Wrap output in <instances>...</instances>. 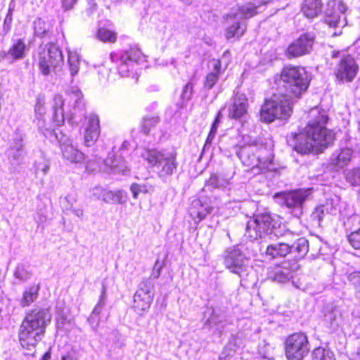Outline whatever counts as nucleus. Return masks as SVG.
Segmentation results:
<instances>
[{
  "mask_svg": "<svg viewBox=\"0 0 360 360\" xmlns=\"http://www.w3.org/2000/svg\"><path fill=\"white\" fill-rule=\"evenodd\" d=\"M347 10L346 6L342 2H338L333 13L327 11L326 22L330 27H344L346 25L345 13Z\"/></svg>",
  "mask_w": 360,
  "mask_h": 360,
  "instance_id": "5701e85b",
  "label": "nucleus"
},
{
  "mask_svg": "<svg viewBox=\"0 0 360 360\" xmlns=\"http://www.w3.org/2000/svg\"><path fill=\"white\" fill-rule=\"evenodd\" d=\"M100 135L99 119L96 115H89L84 135V143L86 147L92 146Z\"/></svg>",
  "mask_w": 360,
  "mask_h": 360,
  "instance_id": "aec40b11",
  "label": "nucleus"
},
{
  "mask_svg": "<svg viewBox=\"0 0 360 360\" xmlns=\"http://www.w3.org/2000/svg\"><path fill=\"white\" fill-rule=\"evenodd\" d=\"M193 84L188 82L184 86L181 93V98L184 101H189L192 98Z\"/></svg>",
  "mask_w": 360,
  "mask_h": 360,
  "instance_id": "864d4df0",
  "label": "nucleus"
},
{
  "mask_svg": "<svg viewBox=\"0 0 360 360\" xmlns=\"http://www.w3.org/2000/svg\"><path fill=\"white\" fill-rule=\"evenodd\" d=\"M314 39V35L311 33L301 34L288 46L285 51L286 56L292 58L309 54L313 49Z\"/></svg>",
  "mask_w": 360,
  "mask_h": 360,
  "instance_id": "dca6fc26",
  "label": "nucleus"
},
{
  "mask_svg": "<svg viewBox=\"0 0 360 360\" xmlns=\"http://www.w3.org/2000/svg\"><path fill=\"white\" fill-rule=\"evenodd\" d=\"M311 81V75L301 66H286L279 76L278 85H282L283 94L290 97L300 98L307 91Z\"/></svg>",
  "mask_w": 360,
  "mask_h": 360,
  "instance_id": "7ed1b4c3",
  "label": "nucleus"
},
{
  "mask_svg": "<svg viewBox=\"0 0 360 360\" xmlns=\"http://www.w3.org/2000/svg\"><path fill=\"white\" fill-rule=\"evenodd\" d=\"M64 99L61 95H56L53 99V120L56 126H60L64 122Z\"/></svg>",
  "mask_w": 360,
  "mask_h": 360,
  "instance_id": "2f4dec72",
  "label": "nucleus"
},
{
  "mask_svg": "<svg viewBox=\"0 0 360 360\" xmlns=\"http://www.w3.org/2000/svg\"><path fill=\"white\" fill-rule=\"evenodd\" d=\"M63 62L61 50L53 43L38 49V66L43 75H49Z\"/></svg>",
  "mask_w": 360,
  "mask_h": 360,
  "instance_id": "423d86ee",
  "label": "nucleus"
},
{
  "mask_svg": "<svg viewBox=\"0 0 360 360\" xmlns=\"http://www.w3.org/2000/svg\"><path fill=\"white\" fill-rule=\"evenodd\" d=\"M238 348V346L236 340L230 341L224 348V350L219 357V360H227L229 357L233 356L236 354Z\"/></svg>",
  "mask_w": 360,
  "mask_h": 360,
  "instance_id": "a19ab883",
  "label": "nucleus"
},
{
  "mask_svg": "<svg viewBox=\"0 0 360 360\" xmlns=\"http://www.w3.org/2000/svg\"><path fill=\"white\" fill-rule=\"evenodd\" d=\"M224 264L230 272L242 278L248 274L249 259L238 246L228 248L224 252Z\"/></svg>",
  "mask_w": 360,
  "mask_h": 360,
  "instance_id": "6e6552de",
  "label": "nucleus"
},
{
  "mask_svg": "<svg viewBox=\"0 0 360 360\" xmlns=\"http://www.w3.org/2000/svg\"><path fill=\"white\" fill-rule=\"evenodd\" d=\"M277 222L268 213L258 214L248 221L245 235L251 240L261 238L264 235L274 233Z\"/></svg>",
  "mask_w": 360,
  "mask_h": 360,
  "instance_id": "0eeeda50",
  "label": "nucleus"
},
{
  "mask_svg": "<svg viewBox=\"0 0 360 360\" xmlns=\"http://www.w3.org/2000/svg\"><path fill=\"white\" fill-rule=\"evenodd\" d=\"M259 4L253 2H248L242 6H238L236 10L230 13V17L234 20H245L250 18L258 13Z\"/></svg>",
  "mask_w": 360,
  "mask_h": 360,
  "instance_id": "4be33fe9",
  "label": "nucleus"
},
{
  "mask_svg": "<svg viewBox=\"0 0 360 360\" xmlns=\"http://www.w3.org/2000/svg\"><path fill=\"white\" fill-rule=\"evenodd\" d=\"M291 98L292 97L283 94V92H281L279 96L275 95V99H276V103L278 106V111H281V109L285 110V108L289 109L288 115H286V119L291 115L292 111V101Z\"/></svg>",
  "mask_w": 360,
  "mask_h": 360,
  "instance_id": "e433bc0d",
  "label": "nucleus"
},
{
  "mask_svg": "<svg viewBox=\"0 0 360 360\" xmlns=\"http://www.w3.org/2000/svg\"><path fill=\"white\" fill-rule=\"evenodd\" d=\"M273 0H255V1L256 2L257 4H258V2H259V8H261V6H265L267 4L271 2Z\"/></svg>",
  "mask_w": 360,
  "mask_h": 360,
  "instance_id": "69168bd1",
  "label": "nucleus"
},
{
  "mask_svg": "<svg viewBox=\"0 0 360 360\" xmlns=\"http://www.w3.org/2000/svg\"><path fill=\"white\" fill-rule=\"evenodd\" d=\"M160 121L158 117H145L143 118L142 122V131L144 134H148L150 130V129L155 127Z\"/></svg>",
  "mask_w": 360,
  "mask_h": 360,
  "instance_id": "de8ad7c7",
  "label": "nucleus"
},
{
  "mask_svg": "<svg viewBox=\"0 0 360 360\" xmlns=\"http://www.w3.org/2000/svg\"><path fill=\"white\" fill-rule=\"evenodd\" d=\"M154 283L150 278H143L134 295V310L143 314L150 307L154 297Z\"/></svg>",
  "mask_w": 360,
  "mask_h": 360,
  "instance_id": "9d476101",
  "label": "nucleus"
},
{
  "mask_svg": "<svg viewBox=\"0 0 360 360\" xmlns=\"http://www.w3.org/2000/svg\"><path fill=\"white\" fill-rule=\"evenodd\" d=\"M309 252V242L305 238L297 239L294 243H277L267 246L266 255L271 258L291 255L295 259L303 258Z\"/></svg>",
  "mask_w": 360,
  "mask_h": 360,
  "instance_id": "39448f33",
  "label": "nucleus"
},
{
  "mask_svg": "<svg viewBox=\"0 0 360 360\" xmlns=\"http://www.w3.org/2000/svg\"><path fill=\"white\" fill-rule=\"evenodd\" d=\"M312 356L314 360H330V359H335L333 352L322 347L316 348L312 353Z\"/></svg>",
  "mask_w": 360,
  "mask_h": 360,
  "instance_id": "79ce46f5",
  "label": "nucleus"
},
{
  "mask_svg": "<svg viewBox=\"0 0 360 360\" xmlns=\"http://www.w3.org/2000/svg\"><path fill=\"white\" fill-rule=\"evenodd\" d=\"M106 299V288L104 285L102 287L101 295L100 299L95 308L91 313V319H94V316H98L101 312L103 307L105 305V301Z\"/></svg>",
  "mask_w": 360,
  "mask_h": 360,
  "instance_id": "49530a36",
  "label": "nucleus"
},
{
  "mask_svg": "<svg viewBox=\"0 0 360 360\" xmlns=\"http://www.w3.org/2000/svg\"><path fill=\"white\" fill-rule=\"evenodd\" d=\"M212 210V207L207 203H203L200 199H196L192 201L189 212L194 220L198 219V221H200L204 219L207 214H211Z\"/></svg>",
  "mask_w": 360,
  "mask_h": 360,
  "instance_id": "393cba45",
  "label": "nucleus"
},
{
  "mask_svg": "<svg viewBox=\"0 0 360 360\" xmlns=\"http://www.w3.org/2000/svg\"><path fill=\"white\" fill-rule=\"evenodd\" d=\"M30 51V46L24 38H13L8 51H2V58L11 60V63L24 59Z\"/></svg>",
  "mask_w": 360,
  "mask_h": 360,
  "instance_id": "a211bd4d",
  "label": "nucleus"
},
{
  "mask_svg": "<svg viewBox=\"0 0 360 360\" xmlns=\"http://www.w3.org/2000/svg\"><path fill=\"white\" fill-rule=\"evenodd\" d=\"M141 58L142 53L135 48L110 54L111 60L118 63L117 70L122 77H129L134 63H138Z\"/></svg>",
  "mask_w": 360,
  "mask_h": 360,
  "instance_id": "ddd939ff",
  "label": "nucleus"
},
{
  "mask_svg": "<svg viewBox=\"0 0 360 360\" xmlns=\"http://www.w3.org/2000/svg\"><path fill=\"white\" fill-rule=\"evenodd\" d=\"M73 201H75V199L68 195L61 200L60 203L65 210H71L72 208Z\"/></svg>",
  "mask_w": 360,
  "mask_h": 360,
  "instance_id": "13d9d810",
  "label": "nucleus"
},
{
  "mask_svg": "<svg viewBox=\"0 0 360 360\" xmlns=\"http://www.w3.org/2000/svg\"><path fill=\"white\" fill-rule=\"evenodd\" d=\"M98 316H94V319H91V315L89 316V318L88 319V321L89 322V323L91 325L93 329L94 330H96L98 326Z\"/></svg>",
  "mask_w": 360,
  "mask_h": 360,
  "instance_id": "680f3d73",
  "label": "nucleus"
},
{
  "mask_svg": "<svg viewBox=\"0 0 360 360\" xmlns=\"http://www.w3.org/2000/svg\"><path fill=\"white\" fill-rule=\"evenodd\" d=\"M23 147V138L22 135L17 134L6 152L8 159L11 162H17L22 159Z\"/></svg>",
  "mask_w": 360,
  "mask_h": 360,
  "instance_id": "bb28decb",
  "label": "nucleus"
},
{
  "mask_svg": "<svg viewBox=\"0 0 360 360\" xmlns=\"http://www.w3.org/2000/svg\"><path fill=\"white\" fill-rule=\"evenodd\" d=\"M261 149L262 146L254 141L241 146L237 155L245 166L251 167L252 172L259 173L265 167V163L262 162L259 155H256Z\"/></svg>",
  "mask_w": 360,
  "mask_h": 360,
  "instance_id": "f8f14e48",
  "label": "nucleus"
},
{
  "mask_svg": "<svg viewBox=\"0 0 360 360\" xmlns=\"http://www.w3.org/2000/svg\"><path fill=\"white\" fill-rule=\"evenodd\" d=\"M348 240L354 248L360 249V229L352 232L348 236Z\"/></svg>",
  "mask_w": 360,
  "mask_h": 360,
  "instance_id": "3c124183",
  "label": "nucleus"
},
{
  "mask_svg": "<svg viewBox=\"0 0 360 360\" xmlns=\"http://www.w3.org/2000/svg\"><path fill=\"white\" fill-rule=\"evenodd\" d=\"M34 34L38 37H49L51 26L41 18H37L34 21Z\"/></svg>",
  "mask_w": 360,
  "mask_h": 360,
  "instance_id": "c9c22d12",
  "label": "nucleus"
},
{
  "mask_svg": "<svg viewBox=\"0 0 360 360\" xmlns=\"http://www.w3.org/2000/svg\"><path fill=\"white\" fill-rule=\"evenodd\" d=\"M72 212L78 217H82L83 216V210L81 208L72 209Z\"/></svg>",
  "mask_w": 360,
  "mask_h": 360,
  "instance_id": "0e129e2a",
  "label": "nucleus"
},
{
  "mask_svg": "<svg viewBox=\"0 0 360 360\" xmlns=\"http://www.w3.org/2000/svg\"><path fill=\"white\" fill-rule=\"evenodd\" d=\"M122 152L120 155H115L106 160L105 164L116 172L125 174L129 171V167L126 161L121 157Z\"/></svg>",
  "mask_w": 360,
  "mask_h": 360,
  "instance_id": "473e14b6",
  "label": "nucleus"
},
{
  "mask_svg": "<svg viewBox=\"0 0 360 360\" xmlns=\"http://www.w3.org/2000/svg\"><path fill=\"white\" fill-rule=\"evenodd\" d=\"M345 178L352 186L360 185V168L349 170L345 173Z\"/></svg>",
  "mask_w": 360,
  "mask_h": 360,
  "instance_id": "a18cd8bd",
  "label": "nucleus"
},
{
  "mask_svg": "<svg viewBox=\"0 0 360 360\" xmlns=\"http://www.w3.org/2000/svg\"><path fill=\"white\" fill-rule=\"evenodd\" d=\"M309 120L304 131L294 137V148L300 153L321 152L333 141V135L326 127V112L314 108L309 112Z\"/></svg>",
  "mask_w": 360,
  "mask_h": 360,
  "instance_id": "f257e3e1",
  "label": "nucleus"
},
{
  "mask_svg": "<svg viewBox=\"0 0 360 360\" xmlns=\"http://www.w3.org/2000/svg\"><path fill=\"white\" fill-rule=\"evenodd\" d=\"M207 323L212 328H215L219 333H222L224 329L231 323L229 318L223 312L213 310Z\"/></svg>",
  "mask_w": 360,
  "mask_h": 360,
  "instance_id": "cd10ccee",
  "label": "nucleus"
},
{
  "mask_svg": "<svg viewBox=\"0 0 360 360\" xmlns=\"http://www.w3.org/2000/svg\"><path fill=\"white\" fill-rule=\"evenodd\" d=\"M142 157L152 167L155 169L160 178L172 175L178 165L176 154L174 152L157 149L146 150L142 153Z\"/></svg>",
  "mask_w": 360,
  "mask_h": 360,
  "instance_id": "20e7f679",
  "label": "nucleus"
},
{
  "mask_svg": "<svg viewBox=\"0 0 360 360\" xmlns=\"http://www.w3.org/2000/svg\"><path fill=\"white\" fill-rule=\"evenodd\" d=\"M34 167L36 172H42L44 174H46L49 170V161L46 158L44 153H41L39 158L35 161Z\"/></svg>",
  "mask_w": 360,
  "mask_h": 360,
  "instance_id": "c03bdc74",
  "label": "nucleus"
},
{
  "mask_svg": "<svg viewBox=\"0 0 360 360\" xmlns=\"http://www.w3.org/2000/svg\"><path fill=\"white\" fill-rule=\"evenodd\" d=\"M326 321L329 322L330 324V327L335 328L338 326V313L333 311L326 314L325 316Z\"/></svg>",
  "mask_w": 360,
  "mask_h": 360,
  "instance_id": "5fc2aeb1",
  "label": "nucleus"
},
{
  "mask_svg": "<svg viewBox=\"0 0 360 360\" xmlns=\"http://www.w3.org/2000/svg\"><path fill=\"white\" fill-rule=\"evenodd\" d=\"M153 187L150 184H138L136 183H134L130 186V190L133 194V197L136 199L139 193H147L152 191Z\"/></svg>",
  "mask_w": 360,
  "mask_h": 360,
  "instance_id": "37998d69",
  "label": "nucleus"
},
{
  "mask_svg": "<svg viewBox=\"0 0 360 360\" xmlns=\"http://www.w3.org/2000/svg\"><path fill=\"white\" fill-rule=\"evenodd\" d=\"M274 235L277 237H283L284 241L283 243H294L297 239L302 238L298 234L285 229V225H278V228L274 231Z\"/></svg>",
  "mask_w": 360,
  "mask_h": 360,
  "instance_id": "72a5a7b5",
  "label": "nucleus"
},
{
  "mask_svg": "<svg viewBox=\"0 0 360 360\" xmlns=\"http://www.w3.org/2000/svg\"><path fill=\"white\" fill-rule=\"evenodd\" d=\"M267 278L274 282L284 283L292 278V272L287 266H276L269 268Z\"/></svg>",
  "mask_w": 360,
  "mask_h": 360,
  "instance_id": "b1692460",
  "label": "nucleus"
},
{
  "mask_svg": "<svg viewBox=\"0 0 360 360\" xmlns=\"http://www.w3.org/2000/svg\"><path fill=\"white\" fill-rule=\"evenodd\" d=\"M221 117H222V114H221V111H219L217 115V117H215L214 122L212 123V127L210 129V132L214 133L215 134H217V129L219 125V123L221 122Z\"/></svg>",
  "mask_w": 360,
  "mask_h": 360,
  "instance_id": "bf43d9fd",
  "label": "nucleus"
},
{
  "mask_svg": "<svg viewBox=\"0 0 360 360\" xmlns=\"http://www.w3.org/2000/svg\"><path fill=\"white\" fill-rule=\"evenodd\" d=\"M215 134L214 133H212L210 131L207 137V139L205 141V146H204V148H207V147H210L213 139H214L215 137Z\"/></svg>",
  "mask_w": 360,
  "mask_h": 360,
  "instance_id": "e2e57ef3",
  "label": "nucleus"
},
{
  "mask_svg": "<svg viewBox=\"0 0 360 360\" xmlns=\"http://www.w3.org/2000/svg\"><path fill=\"white\" fill-rule=\"evenodd\" d=\"M322 6L321 0H305L302 7V11L307 18L312 19L321 13Z\"/></svg>",
  "mask_w": 360,
  "mask_h": 360,
  "instance_id": "c756f323",
  "label": "nucleus"
},
{
  "mask_svg": "<svg viewBox=\"0 0 360 360\" xmlns=\"http://www.w3.org/2000/svg\"><path fill=\"white\" fill-rule=\"evenodd\" d=\"M311 188L297 189L290 192H283L276 194L281 199V203L292 212L295 216H300L302 212V205L307 198L311 195Z\"/></svg>",
  "mask_w": 360,
  "mask_h": 360,
  "instance_id": "4468645a",
  "label": "nucleus"
},
{
  "mask_svg": "<svg viewBox=\"0 0 360 360\" xmlns=\"http://www.w3.org/2000/svg\"><path fill=\"white\" fill-rule=\"evenodd\" d=\"M219 75L216 73L210 72L205 77L204 87L208 90L211 89L219 79Z\"/></svg>",
  "mask_w": 360,
  "mask_h": 360,
  "instance_id": "603ef678",
  "label": "nucleus"
},
{
  "mask_svg": "<svg viewBox=\"0 0 360 360\" xmlns=\"http://www.w3.org/2000/svg\"><path fill=\"white\" fill-rule=\"evenodd\" d=\"M14 276L16 278L25 281L30 278L31 273L23 264H18L14 272Z\"/></svg>",
  "mask_w": 360,
  "mask_h": 360,
  "instance_id": "09e8293b",
  "label": "nucleus"
},
{
  "mask_svg": "<svg viewBox=\"0 0 360 360\" xmlns=\"http://www.w3.org/2000/svg\"><path fill=\"white\" fill-rule=\"evenodd\" d=\"M76 1L77 0H63L62 1L63 6L65 10H70L73 7Z\"/></svg>",
  "mask_w": 360,
  "mask_h": 360,
  "instance_id": "052dcab7",
  "label": "nucleus"
},
{
  "mask_svg": "<svg viewBox=\"0 0 360 360\" xmlns=\"http://www.w3.org/2000/svg\"><path fill=\"white\" fill-rule=\"evenodd\" d=\"M68 96L70 102H73L72 105L74 108L82 110L84 104L82 99V94L80 90L77 88H72L71 91L68 92Z\"/></svg>",
  "mask_w": 360,
  "mask_h": 360,
  "instance_id": "58836bf2",
  "label": "nucleus"
},
{
  "mask_svg": "<svg viewBox=\"0 0 360 360\" xmlns=\"http://www.w3.org/2000/svg\"><path fill=\"white\" fill-rule=\"evenodd\" d=\"M51 316L46 309H35L25 317L19 332V340L22 347L31 349L41 340Z\"/></svg>",
  "mask_w": 360,
  "mask_h": 360,
  "instance_id": "f03ea898",
  "label": "nucleus"
},
{
  "mask_svg": "<svg viewBox=\"0 0 360 360\" xmlns=\"http://www.w3.org/2000/svg\"><path fill=\"white\" fill-rule=\"evenodd\" d=\"M285 349L288 360H302L309 352L307 336L303 333L290 335L285 340Z\"/></svg>",
  "mask_w": 360,
  "mask_h": 360,
  "instance_id": "1a4fd4ad",
  "label": "nucleus"
},
{
  "mask_svg": "<svg viewBox=\"0 0 360 360\" xmlns=\"http://www.w3.org/2000/svg\"><path fill=\"white\" fill-rule=\"evenodd\" d=\"M248 101L243 94L237 93L229 107L228 116L231 119L240 120L248 115Z\"/></svg>",
  "mask_w": 360,
  "mask_h": 360,
  "instance_id": "6ab92c4d",
  "label": "nucleus"
},
{
  "mask_svg": "<svg viewBox=\"0 0 360 360\" xmlns=\"http://www.w3.org/2000/svg\"><path fill=\"white\" fill-rule=\"evenodd\" d=\"M39 290V285H32L25 290L20 300V306L22 307L30 306L37 298Z\"/></svg>",
  "mask_w": 360,
  "mask_h": 360,
  "instance_id": "f704fd0d",
  "label": "nucleus"
},
{
  "mask_svg": "<svg viewBox=\"0 0 360 360\" xmlns=\"http://www.w3.org/2000/svg\"><path fill=\"white\" fill-rule=\"evenodd\" d=\"M92 195L97 200H101L107 203L117 201L120 192L113 193L107 191L101 186H96L92 188Z\"/></svg>",
  "mask_w": 360,
  "mask_h": 360,
  "instance_id": "7c9ffc66",
  "label": "nucleus"
},
{
  "mask_svg": "<svg viewBox=\"0 0 360 360\" xmlns=\"http://www.w3.org/2000/svg\"><path fill=\"white\" fill-rule=\"evenodd\" d=\"M278 104L276 99H275V95L274 98L267 100L262 105L260 110V120L264 122H271L276 119H286V115H288L289 109L278 111Z\"/></svg>",
  "mask_w": 360,
  "mask_h": 360,
  "instance_id": "f3484780",
  "label": "nucleus"
},
{
  "mask_svg": "<svg viewBox=\"0 0 360 360\" xmlns=\"http://www.w3.org/2000/svg\"><path fill=\"white\" fill-rule=\"evenodd\" d=\"M68 64L70 75L75 77L79 72L80 66V58L75 51H70L68 53Z\"/></svg>",
  "mask_w": 360,
  "mask_h": 360,
  "instance_id": "ea45409f",
  "label": "nucleus"
},
{
  "mask_svg": "<svg viewBox=\"0 0 360 360\" xmlns=\"http://www.w3.org/2000/svg\"><path fill=\"white\" fill-rule=\"evenodd\" d=\"M51 356V355L50 351H48L43 355L41 360H50Z\"/></svg>",
  "mask_w": 360,
  "mask_h": 360,
  "instance_id": "338daca9",
  "label": "nucleus"
},
{
  "mask_svg": "<svg viewBox=\"0 0 360 360\" xmlns=\"http://www.w3.org/2000/svg\"><path fill=\"white\" fill-rule=\"evenodd\" d=\"M229 15L230 13L226 15V18L227 20L231 21L232 23L226 28L225 36L228 39L235 37L238 39L244 34L247 28L246 24L243 20H234Z\"/></svg>",
  "mask_w": 360,
  "mask_h": 360,
  "instance_id": "a878e982",
  "label": "nucleus"
},
{
  "mask_svg": "<svg viewBox=\"0 0 360 360\" xmlns=\"http://www.w3.org/2000/svg\"><path fill=\"white\" fill-rule=\"evenodd\" d=\"M352 150L346 148L340 150V152L334 153L330 158V165L335 169L342 168L351 160Z\"/></svg>",
  "mask_w": 360,
  "mask_h": 360,
  "instance_id": "c85d7f7f",
  "label": "nucleus"
},
{
  "mask_svg": "<svg viewBox=\"0 0 360 360\" xmlns=\"http://www.w3.org/2000/svg\"><path fill=\"white\" fill-rule=\"evenodd\" d=\"M163 268V264H160L159 260L158 259L153 266L150 277L149 278L157 279L160 276L161 270ZM152 281V279H150Z\"/></svg>",
  "mask_w": 360,
  "mask_h": 360,
  "instance_id": "6e6d98bb",
  "label": "nucleus"
},
{
  "mask_svg": "<svg viewBox=\"0 0 360 360\" xmlns=\"http://www.w3.org/2000/svg\"><path fill=\"white\" fill-rule=\"evenodd\" d=\"M41 110H42V105L40 103V101H38L35 105V111L40 112Z\"/></svg>",
  "mask_w": 360,
  "mask_h": 360,
  "instance_id": "774afa93",
  "label": "nucleus"
},
{
  "mask_svg": "<svg viewBox=\"0 0 360 360\" xmlns=\"http://www.w3.org/2000/svg\"><path fill=\"white\" fill-rule=\"evenodd\" d=\"M359 71V65L351 55L342 56L334 68V75L339 83L352 82Z\"/></svg>",
  "mask_w": 360,
  "mask_h": 360,
  "instance_id": "2eb2a0df",
  "label": "nucleus"
},
{
  "mask_svg": "<svg viewBox=\"0 0 360 360\" xmlns=\"http://www.w3.org/2000/svg\"><path fill=\"white\" fill-rule=\"evenodd\" d=\"M209 65L212 67V73H216L217 75H221V61L218 59H212L210 60Z\"/></svg>",
  "mask_w": 360,
  "mask_h": 360,
  "instance_id": "4d7b16f0",
  "label": "nucleus"
},
{
  "mask_svg": "<svg viewBox=\"0 0 360 360\" xmlns=\"http://www.w3.org/2000/svg\"><path fill=\"white\" fill-rule=\"evenodd\" d=\"M96 38L104 43H115L117 39V34L107 28L101 27L97 30Z\"/></svg>",
  "mask_w": 360,
  "mask_h": 360,
  "instance_id": "4c0bfd02",
  "label": "nucleus"
},
{
  "mask_svg": "<svg viewBox=\"0 0 360 360\" xmlns=\"http://www.w3.org/2000/svg\"><path fill=\"white\" fill-rule=\"evenodd\" d=\"M63 158L72 163H82L85 159V155L75 148L70 140L64 141L61 144Z\"/></svg>",
  "mask_w": 360,
  "mask_h": 360,
  "instance_id": "412c9836",
  "label": "nucleus"
},
{
  "mask_svg": "<svg viewBox=\"0 0 360 360\" xmlns=\"http://www.w3.org/2000/svg\"><path fill=\"white\" fill-rule=\"evenodd\" d=\"M226 183L224 180H220L216 174H212L206 181V186L211 188H221Z\"/></svg>",
  "mask_w": 360,
  "mask_h": 360,
  "instance_id": "8fccbe9b",
  "label": "nucleus"
},
{
  "mask_svg": "<svg viewBox=\"0 0 360 360\" xmlns=\"http://www.w3.org/2000/svg\"><path fill=\"white\" fill-rule=\"evenodd\" d=\"M340 197L334 195L316 206L310 215L313 225L320 227L324 221L330 220L331 216L337 215L340 212Z\"/></svg>",
  "mask_w": 360,
  "mask_h": 360,
  "instance_id": "9b49d317",
  "label": "nucleus"
}]
</instances>
